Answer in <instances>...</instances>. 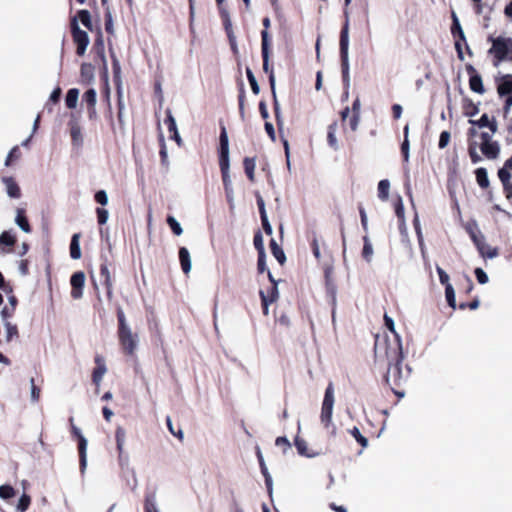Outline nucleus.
Instances as JSON below:
<instances>
[{"mask_svg":"<svg viewBox=\"0 0 512 512\" xmlns=\"http://www.w3.org/2000/svg\"><path fill=\"white\" fill-rule=\"evenodd\" d=\"M386 355L388 358V367L384 375V382L395 395L402 397L404 396V392L398 389L408 381L411 369L408 366L403 368V352L401 345L387 350Z\"/></svg>","mask_w":512,"mask_h":512,"instance_id":"obj_1","label":"nucleus"},{"mask_svg":"<svg viewBox=\"0 0 512 512\" xmlns=\"http://www.w3.org/2000/svg\"><path fill=\"white\" fill-rule=\"evenodd\" d=\"M219 167L221 171L223 186L228 202L233 200V188L229 173V140L226 128L223 124L220 125L219 136Z\"/></svg>","mask_w":512,"mask_h":512,"instance_id":"obj_2","label":"nucleus"},{"mask_svg":"<svg viewBox=\"0 0 512 512\" xmlns=\"http://www.w3.org/2000/svg\"><path fill=\"white\" fill-rule=\"evenodd\" d=\"M117 336L121 350L126 356H134L138 346V335L133 333L122 308L117 309Z\"/></svg>","mask_w":512,"mask_h":512,"instance_id":"obj_3","label":"nucleus"},{"mask_svg":"<svg viewBox=\"0 0 512 512\" xmlns=\"http://www.w3.org/2000/svg\"><path fill=\"white\" fill-rule=\"evenodd\" d=\"M261 54H262V60H263V71L268 74L269 76V84L273 96V106H274V113L277 125L279 127V130L281 129L282 121L280 119V109H279V103L276 97V91H275V75L273 66L270 65L269 59L271 54V36L269 32L263 33V43H261Z\"/></svg>","mask_w":512,"mask_h":512,"instance_id":"obj_4","label":"nucleus"},{"mask_svg":"<svg viewBox=\"0 0 512 512\" xmlns=\"http://www.w3.org/2000/svg\"><path fill=\"white\" fill-rule=\"evenodd\" d=\"M492 46L488 50V54L493 57V65L497 67L503 61L512 62V38L498 36L488 38Z\"/></svg>","mask_w":512,"mask_h":512,"instance_id":"obj_5","label":"nucleus"},{"mask_svg":"<svg viewBox=\"0 0 512 512\" xmlns=\"http://www.w3.org/2000/svg\"><path fill=\"white\" fill-rule=\"evenodd\" d=\"M345 21L340 31L339 47H340V59H341V73L342 80L345 86H349L350 75H349V15L348 12H344Z\"/></svg>","mask_w":512,"mask_h":512,"instance_id":"obj_6","label":"nucleus"},{"mask_svg":"<svg viewBox=\"0 0 512 512\" xmlns=\"http://www.w3.org/2000/svg\"><path fill=\"white\" fill-rule=\"evenodd\" d=\"M334 406V389L333 384L329 383L325 390L324 399L321 407L320 420L322 425L328 429L332 427L331 434H336V427L332 424V414Z\"/></svg>","mask_w":512,"mask_h":512,"instance_id":"obj_7","label":"nucleus"},{"mask_svg":"<svg viewBox=\"0 0 512 512\" xmlns=\"http://www.w3.org/2000/svg\"><path fill=\"white\" fill-rule=\"evenodd\" d=\"M70 432L73 438L77 439L78 442V454H79V466L80 471L83 474L87 466V440L82 435L80 429L74 424L73 417L69 418Z\"/></svg>","mask_w":512,"mask_h":512,"instance_id":"obj_8","label":"nucleus"},{"mask_svg":"<svg viewBox=\"0 0 512 512\" xmlns=\"http://www.w3.org/2000/svg\"><path fill=\"white\" fill-rule=\"evenodd\" d=\"M71 33L74 43L76 44V54L83 56L89 44L88 34L80 29L77 18L73 17L70 22Z\"/></svg>","mask_w":512,"mask_h":512,"instance_id":"obj_9","label":"nucleus"},{"mask_svg":"<svg viewBox=\"0 0 512 512\" xmlns=\"http://www.w3.org/2000/svg\"><path fill=\"white\" fill-rule=\"evenodd\" d=\"M452 16H453V23H452V26H451V33H452L453 37L456 38V40H455V50L457 52L458 59L463 61L464 60V53H463V50H462L461 42L465 43L466 51H467V53L470 56H472V51H471L469 45L466 43L465 34L463 32V29H462V27H461V25L459 23V20H458L457 16L455 15V13H453Z\"/></svg>","mask_w":512,"mask_h":512,"instance_id":"obj_10","label":"nucleus"},{"mask_svg":"<svg viewBox=\"0 0 512 512\" xmlns=\"http://www.w3.org/2000/svg\"><path fill=\"white\" fill-rule=\"evenodd\" d=\"M360 107H361L360 99H359V97H357L353 101L351 115H350L349 107H345L340 112V117H341L342 122L345 123L346 120L348 119L349 127L352 131H356L358 128V124H359V120H360Z\"/></svg>","mask_w":512,"mask_h":512,"instance_id":"obj_11","label":"nucleus"},{"mask_svg":"<svg viewBox=\"0 0 512 512\" xmlns=\"http://www.w3.org/2000/svg\"><path fill=\"white\" fill-rule=\"evenodd\" d=\"M470 237L482 257L494 258L498 255V249L488 245L482 233L471 230Z\"/></svg>","mask_w":512,"mask_h":512,"instance_id":"obj_12","label":"nucleus"},{"mask_svg":"<svg viewBox=\"0 0 512 512\" xmlns=\"http://www.w3.org/2000/svg\"><path fill=\"white\" fill-rule=\"evenodd\" d=\"M215 1H216L218 10H219V15L222 20L225 32L229 38L232 48L236 50V43H235V38L233 36L230 14L224 5V0H215Z\"/></svg>","mask_w":512,"mask_h":512,"instance_id":"obj_13","label":"nucleus"},{"mask_svg":"<svg viewBox=\"0 0 512 512\" xmlns=\"http://www.w3.org/2000/svg\"><path fill=\"white\" fill-rule=\"evenodd\" d=\"M71 297L79 299L83 295V287L85 284V274L82 271L75 272L70 278Z\"/></svg>","mask_w":512,"mask_h":512,"instance_id":"obj_14","label":"nucleus"},{"mask_svg":"<svg viewBox=\"0 0 512 512\" xmlns=\"http://www.w3.org/2000/svg\"><path fill=\"white\" fill-rule=\"evenodd\" d=\"M94 362H95V368L93 369L92 371V382L97 386L99 387L102 379H103V376L105 375V373L107 372V367H106V363H105V359L102 355L100 354H96L95 357H94Z\"/></svg>","mask_w":512,"mask_h":512,"instance_id":"obj_15","label":"nucleus"},{"mask_svg":"<svg viewBox=\"0 0 512 512\" xmlns=\"http://www.w3.org/2000/svg\"><path fill=\"white\" fill-rule=\"evenodd\" d=\"M256 202H257L263 230L267 235H271L272 227L268 221V217H267L266 210H265V203L260 194L256 195Z\"/></svg>","mask_w":512,"mask_h":512,"instance_id":"obj_16","label":"nucleus"},{"mask_svg":"<svg viewBox=\"0 0 512 512\" xmlns=\"http://www.w3.org/2000/svg\"><path fill=\"white\" fill-rule=\"evenodd\" d=\"M479 148H480L482 154L487 159H491V160L496 159L500 153V147L496 141H491L488 143H480Z\"/></svg>","mask_w":512,"mask_h":512,"instance_id":"obj_17","label":"nucleus"},{"mask_svg":"<svg viewBox=\"0 0 512 512\" xmlns=\"http://www.w3.org/2000/svg\"><path fill=\"white\" fill-rule=\"evenodd\" d=\"M497 92L501 97L512 94V74H506L500 78Z\"/></svg>","mask_w":512,"mask_h":512,"instance_id":"obj_18","label":"nucleus"},{"mask_svg":"<svg viewBox=\"0 0 512 512\" xmlns=\"http://www.w3.org/2000/svg\"><path fill=\"white\" fill-rule=\"evenodd\" d=\"M94 66L91 63H82L80 67V78L84 84H90L94 80Z\"/></svg>","mask_w":512,"mask_h":512,"instance_id":"obj_19","label":"nucleus"},{"mask_svg":"<svg viewBox=\"0 0 512 512\" xmlns=\"http://www.w3.org/2000/svg\"><path fill=\"white\" fill-rule=\"evenodd\" d=\"M469 122L473 125H477L479 128L488 127L492 133H495L497 131L496 120L494 118L490 120L487 114H483L477 121L469 120Z\"/></svg>","mask_w":512,"mask_h":512,"instance_id":"obj_20","label":"nucleus"},{"mask_svg":"<svg viewBox=\"0 0 512 512\" xmlns=\"http://www.w3.org/2000/svg\"><path fill=\"white\" fill-rule=\"evenodd\" d=\"M178 255L182 271L188 274L191 270V258L188 249L186 247H180Z\"/></svg>","mask_w":512,"mask_h":512,"instance_id":"obj_21","label":"nucleus"},{"mask_svg":"<svg viewBox=\"0 0 512 512\" xmlns=\"http://www.w3.org/2000/svg\"><path fill=\"white\" fill-rule=\"evenodd\" d=\"M463 113L467 117H473L479 112L478 104L474 103L469 97H463L462 99Z\"/></svg>","mask_w":512,"mask_h":512,"instance_id":"obj_22","label":"nucleus"},{"mask_svg":"<svg viewBox=\"0 0 512 512\" xmlns=\"http://www.w3.org/2000/svg\"><path fill=\"white\" fill-rule=\"evenodd\" d=\"M3 182L6 185V190L11 198H19L21 196V190L17 182L12 177H4Z\"/></svg>","mask_w":512,"mask_h":512,"instance_id":"obj_23","label":"nucleus"},{"mask_svg":"<svg viewBox=\"0 0 512 512\" xmlns=\"http://www.w3.org/2000/svg\"><path fill=\"white\" fill-rule=\"evenodd\" d=\"M512 170V156L508 158L504 166L498 170V177L502 184L508 183L511 180V173Z\"/></svg>","mask_w":512,"mask_h":512,"instance_id":"obj_24","label":"nucleus"},{"mask_svg":"<svg viewBox=\"0 0 512 512\" xmlns=\"http://www.w3.org/2000/svg\"><path fill=\"white\" fill-rule=\"evenodd\" d=\"M269 246H270L272 255L276 258V260L279 262V264L284 265V263L286 262V255H285L282 247L280 245H278L276 240L273 238L270 240Z\"/></svg>","mask_w":512,"mask_h":512,"instance_id":"obj_25","label":"nucleus"},{"mask_svg":"<svg viewBox=\"0 0 512 512\" xmlns=\"http://www.w3.org/2000/svg\"><path fill=\"white\" fill-rule=\"evenodd\" d=\"M243 166H244V171H245L247 178L251 182H254L255 181V167H256L255 158L245 157L243 160Z\"/></svg>","mask_w":512,"mask_h":512,"instance_id":"obj_26","label":"nucleus"},{"mask_svg":"<svg viewBox=\"0 0 512 512\" xmlns=\"http://www.w3.org/2000/svg\"><path fill=\"white\" fill-rule=\"evenodd\" d=\"M15 243H16V237L10 231H4L0 234V246L1 247H4V246L9 247V249L6 250V252H8V253L12 252V247L15 245Z\"/></svg>","mask_w":512,"mask_h":512,"instance_id":"obj_27","label":"nucleus"},{"mask_svg":"<svg viewBox=\"0 0 512 512\" xmlns=\"http://www.w3.org/2000/svg\"><path fill=\"white\" fill-rule=\"evenodd\" d=\"M70 136L72 140V144L75 146H80L83 143V136L81 127L77 123H73L70 126Z\"/></svg>","mask_w":512,"mask_h":512,"instance_id":"obj_28","label":"nucleus"},{"mask_svg":"<svg viewBox=\"0 0 512 512\" xmlns=\"http://www.w3.org/2000/svg\"><path fill=\"white\" fill-rule=\"evenodd\" d=\"M5 332H6V341L11 342L14 339H18L20 337L18 326L13 324L10 321L4 322Z\"/></svg>","mask_w":512,"mask_h":512,"instance_id":"obj_29","label":"nucleus"},{"mask_svg":"<svg viewBox=\"0 0 512 512\" xmlns=\"http://www.w3.org/2000/svg\"><path fill=\"white\" fill-rule=\"evenodd\" d=\"M469 87L475 93L484 94L485 88L480 74L473 75L469 78Z\"/></svg>","mask_w":512,"mask_h":512,"instance_id":"obj_30","label":"nucleus"},{"mask_svg":"<svg viewBox=\"0 0 512 512\" xmlns=\"http://www.w3.org/2000/svg\"><path fill=\"white\" fill-rule=\"evenodd\" d=\"M16 223L24 232H26V233L31 232V226H30L29 221L25 215L24 209L17 210Z\"/></svg>","mask_w":512,"mask_h":512,"instance_id":"obj_31","label":"nucleus"},{"mask_svg":"<svg viewBox=\"0 0 512 512\" xmlns=\"http://www.w3.org/2000/svg\"><path fill=\"white\" fill-rule=\"evenodd\" d=\"M144 512H159L156 506V495L154 492L145 494Z\"/></svg>","mask_w":512,"mask_h":512,"instance_id":"obj_32","label":"nucleus"},{"mask_svg":"<svg viewBox=\"0 0 512 512\" xmlns=\"http://www.w3.org/2000/svg\"><path fill=\"white\" fill-rule=\"evenodd\" d=\"M475 176H476V181H477L478 185L482 189H486L489 187L488 174H487V170L485 168H483V167L477 168L475 170Z\"/></svg>","mask_w":512,"mask_h":512,"instance_id":"obj_33","label":"nucleus"},{"mask_svg":"<svg viewBox=\"0 0 512 512\" xmlns=\"http://www.w3.org/2000/svg\"><path fill=\"white\" fill-rule=\"evenodd\" d=\"M79 97V90L77 88H71L68 90L65 97V104L67 108L74 109L77 105Z\"/></svg>","mask_w":512,"mask_h":512,"instance_id":"obj_34","label":"nucleus"},{"mask_svg":"<svg viewBox=\"0 0 512 512\" xmlns=\"http://www.w3.org/2000/svg\"><path fill=\"white\" fill-rule=\"evenodd\" d=\"M80 234H74L70 242V256L72 259H79L81 257V250L79 244Z\"/></svg>","mask_w":512,"mask_h":512,"instance_id":"obj_35","label":"nucleus"},{"mask_svg":"<svg viewBox=\"0 0 512 512\" xmlns=\"http://www.w3.org/2000/svg\"><path fill=\"white\" fill-rule=\"evenodd\" d=\"M100 276L103 279V285L113 283L107 258H105L103 262L100 264Z\"/></svg>","mask_w":512,"mask_h":512,"instance_id":"obj_36","label":"nucleus"},{"mask_svg":"<svg viewBox=\"0 0 512 512\" xmlns=\"http://www.w3.org/2000/svg\"><path fill=\"white\" fill-rule=\"evenodd\" d=\"M390 182L387 179L380 180L378 183V197L381 201H387L389 197Z\"/></svg>","mask_w":512,"mask_h":512,"instance_id":"obj_37","label":"nucleus"},{"mask_svg":"<svg viewBox=\"0 0 512 512\" xmlns=\"http://www.w3.org/2000/svg\"><path fill=\"white\" fill-rule=\"evenodd\" d=\"M103 98L106 102V105H107V117H108V120L111 124V128L112 130H114V120H113V113H112V105H111V99H110V89L108 87V85H106L104 91H103Z\"/></svg>","mask_w":512,"mask_h":512,"instance_id":"obj_38","label":"nucleus"},{"mask_svg":"<svg viewBox=\"0 0 512 512\" xmlns=\"http://www.w3.org/2000/svg\"><path fill=\"white\" fill-rule=\"evenodd\" d=\"M83 102H85L86 107H95L97 103V93L93 88L88 89L84 92L82 96Z\"/></svg>","mask_w":512,"mask_h":512,"instance_id":"obj_39","label":"nucleus"},{"mask_svg":"<svg viewBox=\"0 0 512 512\" xmlns=\"http://www.w3.org/2000/svg\"><path fill=\"white\" fill-rule=\"evenodd\" d=\"M395 214L398 218L399 225H405V209L401 197H398L394 203Z\"/></svg>","mask_w":512,"mask_h":512,"instance_id":"obj_40","label":"nucleus"},{"mask_svg":"<svg viewBox=\"0 0 512 512\" xmlns=\"http://www.w3.org/2000/svg\"><path fill=\"white\" fill-rule=\"evenodd\" d=\"M338 124L336 121L331 123L328 126V132H327V142L330 147L336 149L337 148V139H336V130H337Z\"/></svg>","mask_w":512,"mask_h":512,"instance_id":"obj_41","label":"nucleus"},{"mask_svg":"<svg viewBox=\"0 0 512 512\" xmlns=\"http://www.w3.org/2000/svg\"><path fill=\"white\" fill-rule=\"evenodd\" d=\"M125 438H126L125 429L118 426L115 430V440H116L117 450H118L119 454H121L123 452Z\"/></svg>","mask_w":512,"mask_h":512,"instance_id":"obj_42","label":"nucleus"},{"mask_svg":"<svg viewBox=\"0 0 512 512\" xmlns=\"http://www.w3.org/2000/svg\"><path fill=\"white\" fill-rule=\"evenodd\" d=\"M75 17L77 18V20L79 19L88 30H92L93 24L90 12L88 10H79L77 16Z\"/></svg>","mask_w":512,"mask_h":512,"instance_id":"obj_43","label":"nucleus"},{"mask_svg":"<svg viewBox=\"0 0 512 512\" xmlns=\"http://www.w3.org/2000/svg\"><path fill=\"white\" fill-rule=\"evenodd\" d=\"M363 242H364V245H363V249H362V257L363 259H365L367 262H370L371 261V258H372V255H373V247H372V244L368 238V236H364L363 237Z\"/></svg>","mask_w":512,"mask_h":512,"instance_id":"obj_44","label":"nucleus"},{"mask_svg":"<svg viewBox=\"0 0 512 512\" xmlns=\"http://www.w3.org/2000/svg\"><path fill=\"white\" fill-rule=\"evenodd\" d=\"M264 297L269 302H276L279 298V291H278V285L274 284L271 285L269 288H267L266 291H264Z\"/></svg>","mask_w":512,"mask_h":512,"instance_id":"obj_45","label":"nucleus"},{"mask_svg":"<svg viewBox=\"0 0 512 512\" xmlns=\"http://www.w3.org/2000/svg\"><path fill=\"white\" fill-rule=\"evenodd\" d=\"M111 59H112V70H113V82H120L122 80L121 79L120 62L114 54L111 55Z\"/></svg>","mask_w":512,"mask_h":512,"instance_id":"obj_46","label":"nucleus"},{"mask_svg":"<svg viewBox=\"0 0 512 512\" xmlns=\"http://www.w3.org/2000/svg\"><path fill=\"white\" fill-rule=\"evenodd\" d=\"M445 297L448 305L452 308H456V299H455V291L451 284H447L445 287Z\"/></svg>","mask_w":512,"mask_h":512,"instance_id":"obj_47","label":"nucleus"},{"mask_svg":"<svg viewBox=\"0 0 512 512\" xmlns=\"http://www.w3.org/2000/svg\"><path fill=\"white\" fill-rule=\"evenodd\" d=\"M246 76H247V79H248L249 84L251 86L252 92L255 95L259 94L260 87L258 85V82H257V80H256V78H255V76H254V74L252 72V70L249 67L246 68Z\"/></svg>","mask_w":512,"mask_h":512,"instance_id":"obj_48","label":"nucleus"},{"mask_svg":"<svg viewBox=\"0 0 512 512\" xmlns=\"http://www.w3.org/2000/svg\"><path fill=\"white\" fill-rule=\"evenodd\" d=\"M16 495L15 489L11 485L0 486V498L8 500Z\"/></svg>","mask_w":512,"mask_h":512,"instance_id":"obj_49","label":"nucleus"},{"mask_svg":"<svg viewBox=\"0 0 512 512\" xmlns=\"http://www.w3.org/2000/svg\"><path fill=\"white\" fill-rule=\"evenodd\" d=\"M350 434L362 446V448H366L368 446L367 438L361 434L360 430L357 427H353L350 430Z\"/></svg>","mask_w":512,"mask_h":512,"instance_id":"obj_50","label":"nucleus"},{"mask_svg":"<svg viewBox=\"0 0 512 512\" xmlns=\"http://www.w3.org/2000/svg\"><path fill=\"white\" fill-rule=\"evenodd\" d=\"M21 157V151L19 146H14L7 155L5 165L10 166L13 161L18 160Z\"/></svg>","mask_w":512,"mask_h":512,"instance_id":"obj_51","label":"nucleus"},{"mask_svg":"<svg viewBox=\"0 0 512 512\" xmlns=\"http://www.w3.org/2000/svg\"><path fill=\"white\" fill-rule=\"evenodd\" d=\"M164 122L168 128L169 133H176V130H177L176 121H175L170 109H167V111H166V118H165Z\"/></svg>","mask_w":512,"mask_h":512,"instance_id":"obj_52","label":"nucleus"},{"mask_svg":"<svg viewBox=\"0 0 512 512\" xmlns=\"http://www.w3.org/2000/svg\"><path fill=\"white\" fill-rule=\"evenodd\" d=\"M166 424H167V428H168L169 432L173 436L177 437L182 442L184 440V434H183L182 429L178 428L176 430V428H174L171 418L169 416L166 417Z\"/></svg>","mask_w":512,"mask_h":512,"instance_id":"obj_53","label":"nucleus"},{"mask_svg":"<svg viewBox=\"0 0 512 512\" xmlns=\"http://www.w3.org/2000/svg\"><path fill=\"white\" fill-rule=\"evenodd\" d=\"M295 447L298 451V453L302 456H308L310 457L311 455L307 452V442L300 438V437H296L295 438Z\"/></svg>","mask_w":512,"mask_h":512,"instance_id":"obj_54","label":"nucleus"},{"mask_svg":"<svg viewBox=\"0 0 512 512\" xmlns=\"http://www.w3.org/2000/svg\"><path fill=\"white\" fill-rule=\"evenodd\" d=\"M166 221H167V224L169 225V227L171 228L172 232L175 235L179 236L182 234V232H183L182 227L173 216H168Z\"/></svg>","mask_w":512,"mask_h":512,"instance_id":"obj_55","label":"nucleus"},{"mask_svg":"<svg viewBox=\"0 0 512 512\" xmlns=\"http://www.w3.org/2000/svg\"><path fill=\"white\" fill-rule=\"evenodd\" d=\"M253 244L255 249L257 250V253L265 254L264 244H263V237L260 231H257L253 238Z\"/></svg>","mask_w":512,"mask_h":512,"instance_id":"obj_56","label":"nucleus"},{"mask_svg":"<svg viewBox=\"0 0 512 512\" xmlns=\"http://www.w3.org/2000/svg\"><path fill=\"white\" fill-rule=\"evenodd\" d=\"M31 504V497L28 494H23L18 502L17 510L18 512H25Z\"/></svg>","mask_w":512,"mask_h":512,"instance_id":"obj_57","label":"nucleus"},{"mask_svg":"<svg viewBox=\"0 0 512 512\" xmlns=\"http://www.w3.org/2000/svg\"><path fill=\"white\" fill-rule=\"evenodd\" d=\"M477 143L476 142H470L468 145V153L470 156V159L472 163L476 164L481 161V156L476 151Z\"/></svg>","mask_w":512,"mask_h":512,"instance_id":"obj_58","label":"nucleus"},{"mask_svg":"<svg viewBox=\"0 0 512 512\" xmlns=\"http://www.w3.org/2000/svg\"><path fill=\"white\" fill-rule=\"evenodd\" d=\"M159 155H160V159H161V164L163 166H168L169 162H168V154H167V149H166V144H165V141H164V138L162 137L161 140H160V151H159Z\"/></svg>","mask_w":512,"mask_h":512,"instance_id":"obj_59","label":"nucleus"},{"mask_svg":"<svg viewBox=\"0 0 512 512\" xmlns=\"http://www.w3.org/2000/svg\"><path fill=\"white\" fill-rule=\"evenodd\" d=\"M451 140V134L449 131H442L439 137L438 147L439 149H444L447 147Z\"/></svg>","mask_w":512,"mask_h":512,"instance_id":"obj_60","label":"nucleus"},{"mask_svg":"<svg viewBox=\"0 0 512 512\" xmlns=\"http://www.w3.org/2000/svg\"><path fill=\"white\" fill-rule=\"evenodd\" d=\"M96 215L98 224L104 225L108 220L109 213L106 209L98 207L96 208Z\"/></svg>","mask_w":512,"mask_h":512,"instance_id":"obj_61","label":"nucleus"},{"mask_svg":"<svg viewBox=\"0 0 512 512\" xmlns=\"http://www.w3.org/2000/svg\"><path fill=\"white\" fill-rule=\"evenodd\" d=\"M268 268H267V265H266V254H258V259H257V271L258 273H264L265 271H267Z\"/></svg>","mask_w":512,"mask_h":512,"instance_id":"obj_62","label":"nucleus"},{"mask_svg":"<svg viewBox=\"0 0 512 512\" xmlns=\"http://www.w3.org/2000/svg\"><path fill=\"white\" fill-rule=\"evenodd\" d=\"M31 399L33 402H38L40 399L41 390L38 386L35 384L34 378H31Z\"/></svg>","mask_w":512,"mask_h":512,"instance_id":"obj_63","label":"nucleus"},{"mask_svg":"<svg viewBox=\"0 0 512 512\" xmlns=\"http://www.w3.org/2000/svg\"><path fill=\"white\" fill-rule=\"evenodd\" d=\"M94 199L98 204H101L102 206H105L108 203V196L104 190L97 191L94 195Z\"/></svg>","mask_w":512,"mask_h":512,"instance_id":"obj_64","label":"nucleus"}]
</instances>
